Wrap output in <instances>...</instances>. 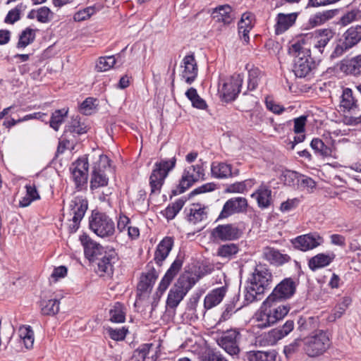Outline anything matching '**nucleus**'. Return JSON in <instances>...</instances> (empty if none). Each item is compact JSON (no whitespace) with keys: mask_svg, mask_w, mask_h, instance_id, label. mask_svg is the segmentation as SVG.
I'll return each mask as SVG.
<instances>
[{"mask_svg":"<svg viewBox=\"0 0 361 361\" xmlns=\"http://www.w3.org/2000/svg\"><path fill=\"white\" fill-rule=\"evenodd\" d=\"M255 16L250 12L244 13L238 23V34L246 43L250 40L249 32L253 27Z\"/></svg>","mask_w":361,"mask_h":361,"instance_id":"obj_26","label":"nucleus"},{"mask_svg":"<svg viewBox=\"0 0 361 361\" xmlns=\"http://www.w3.org/2000/svg\"><path fill=\"white\" fill-rule=\"evenodd\" d=\"M248 361H277V354L271 351H250L247 353Z\"/></svg>","mask_w":361,"mask_h":361,"instance_id":"obj_39","label":"nucleus"},{"mask_svg":"<svg viewBox=\"0 0 361 361\" xmlns=\"http://www.w3.org/2000/svg\"><path fill=\"white\" fill-rule=\"evenodd\" d=\"M125 308L121 302H116L110 310V320L116 323H122L126 319Z\"/></svg>","mask_w":361,"mask_h":361,"instance_id":"obj_46","label":"nucleus"},{"mask_svg":"<svg viewBox=\"0 0 361 361\" xmlns=\"http://www.w3.org/2000/svg\"><path fill=\"white\" fill-rule=\"evenodd\" d=\"M310 145L314 150L319 152L323 157H333L337 158L334 150L326 145L324 141L319 138H314Z\"/></svg>","mask_w":361,"mask_h":361,"instance_id":"obj_42","label":"nucleus"},{"mask_svg":"<svg viewBox=\"0 0 361 361\" xmlns=\"http://www.w3.org/2000/svg\"><path fill=\"white\" fill-rule=\"evenodd\" d=\"M205 176V162L200 159L196 164L186 167L182 173L178 185V192L183 193L195 183L204 180Z\"/></svg>","mask_w":361,"mask_h":361,"instance_id":"obj_6","label":"nucleus"},{"mask_svg":"<svg viewBox=\"0 0 361 361\" xmlns=\"http://www.w3.org/2000/svg\"><path fill=\"white\" fill-rule=\"evenodd\" d=\"M307 116H300L295 118V145L305 140Z\"/></svg>","mask_w":361,"mask_h":361,"instance_id":"obj_38","label":"nucleus"},{"mask_svg":"<svg viewBox=\"0 0 361 361\" xmlns=\"http://www.w3.org/2000/svg\"><path fill=\"white\" fill-rule=\"evenodd\" d=\"M157 277L158 275L154 268H151L147 272L142 273L137 284V291L140 294L150 292Z\"/></svg>","mask_w":361,"mask_h":361,"instance_id":"obj_25","label":"nucleus"},{"mask_svg":"<svg viewBox=\"0 0 361 361\" xmlns=\"http://www.w3.org/2000/svg\"><path fill=\"white\" fill-rule=\"evenodd\" d=\"M20 10L17 8H15L8 11V14L5 18L4 22L7 24H13L18 20H20Z\"/></svg>","mask_w":361,"mask_h":361,"instance_id":"obj_60","label":"nucleus"},{"mask_svg":"<svg viewBox=\"0 0 361 361\" xmlns=\"http://www.w3.org/2000/svg\"><path fill=\"white\" fill-rule=\"evenodd\" d=\"M293 294V280L291 278L283 279L269 295V300L274 302L290 298Z\"/></svg>","mask_w":361,"mask_h":361,"instance_id":"obj_21","label":"nucleus"},{"mask_svg":"<svg viewBox=\"0 0 361 361\" xmlns=\"http://www.w3.org/2000/svg\"><path fill=\"white\" fill-rule=\"evenodd\" d=\"M248 207V202L245 197H235L228 200L217 218L218 220L227 219L235 214L245 212Z\"/></svg>","mask_w":361,"mask_h":361,"instance_id":"obj_12","label":"nucleus"},{"mask_svg":"<svg viewBox=\"0 0 361 361\" xmlns=\"http://www.w3.org/2000/svg\"><path fill=\"white\" fill-rule=\"evenodd\" d=\"M68 115V109H61L56 110L52 113L49 121V126L54 130L58 131L60 126L63 123L65 118Z\"/></svg>","mask_w":361,"mask_h":361,"instance_id":"obj_45","label":"nucleus"},{"mask_svg":"<svg viewBox=\"0 0 361 361\" xmlns=\"http://www.w3.org/2000/svg\"><path fill=\"white\" fill-rule=\"evenodd\" d=\"M212 17L216 22L228 25L233 22L235 15L232 8L226 4L214 8L212 12Z\"/></svg>","mask_w":361,"mask_h":361,"instance_id":"obj_27","label":"nucleus"},{"mask_svg":"<svg viewBox=\"0 0 361 361\" xmlns=\"http://www.w3.org/2000/svg\"><path fill=\"white\" fill-rule=\"evenodd\" d=\"M264 257L271 264L281 265L290 259V257L279 252V250L272 247H266L263 252Z\"/></svg>","mask_w":361,"mask_h":361,"instance_id":"obj_33","label":"nucleus"},{"mask_svg":"<svg viewBox=\"0 0 361 361\" xmlns=\"http://www.w3.org/2000/svg\"><path fill=\"white\" fill-rule=\"evenodd\" d=\"M176 165V157L161 158L154 164L153 169L149 177L150 195H159L165 180L169 173L172 171Z\"/></svg>","mask_w":361,"mask_h":361,"instance_id":"obj_4","label":"nucleus"},{"mask_svg":"<svg viewBox=\"0 0 361 361\" xmlns=\"http://www.w3.org/2000/svg\"><path fill=\"white\" fill-rule=\"evenodd\" d=\"M241 334L237 329H231L224 331L216 338L217 344L231 355H238L240 352V341Z\"/></svg>","mask_w":361,"mask_h":361,"instance_id":"obj_9","label":"nucleus"},{"mask_svg":"<svg viewBox=\"0 0 361 361\" xmlns=\"http://www.w3.org/2000/svg\"><path fill=\"white\" fill-rule=\"evenodd\" d=\"M251 197L257 200L258 207L262 209L269 207L271 204V190L268 185L262 184L251 195Z\"/></svg>","mask_w":361,"mask_h":361,"instance_id":"obj_28","label":"nucleus"},{"mask_svg":"<svg viewBox=\"0 0 361 361\" xmlns=\"http://www.w3.org/2000/svg\"><path fill=\"white\" fill-rule=\"evenodd\" d=\"M276 302L271 303V310L272 312L273 317H274L275 323L280 319L284 318L290 310V307L287 305H275Z\"/></svg>","mask_w":361,"mask_h":361,"instance_id":"obj_51","label":"nucleus"},{"mask_svg":"<svg viewBox=\"0 0 361 361\" xmlns=\"http://www.w3.org/2000/svg\"><path fill=\"white\" fill-rule=\"evenodd\" d=\"M97 11L98 9L95 6H88L77 11L73 16V19L75 21L78 22L86 20L94 15Z\"/></svg>","mask_w":361,"mask_h":361,"instance_id":"obj_49","label":"nucleus"},{"mask_svg":"<svg viewBox=\"0 0 361 361\" xmlns=\"http://www.w3.org/2000/svg\"><path fill=\"white\" fill-rule=\"evenodd\" d=\"M88 169L89 163L85 157L78 158L71 164L70 171L76 188L81 189L87 184Z\"/></svg>","mask_w":361,"mask_h":361,"instance_id":"obj_13","label":"nucleus"},{"mask_svg":"<svg viewBox=\"0 0 361 361\" xmlns=\"http://www.w3.org/2000/svg\"><path fill=\"white\" fill-rule=\"evenodd\" d=\"M117 259L114 250L106 251L104 256L98 259L97 273L101 277H111L114 273V264Z\"/></svg>","mask_w":361,"mask_h":361,"instance_id":"obj_19","label":"nucleus"},{"mask_svg":"<svg viewBox=\"0 0 361 361\" xmlns=\"http://www.w3.org/2000/svg\"><path fill=\"white\" fill-rule=\"evenodd\" d=\"M266 106L267 108L272 111L274 114H281L283 111L284 108L281 106L280 104H276L272 99L267 98L266 99Z\"/></svg>","mask_w":361,"mask_h":361,"instance_id":"obj_61","label":"nucleus"},{"mask_svg":"<svg viewBox=\"0 0 361 361\" xmlns=\"http://www.w3.org/2000/svg\"><path fill=\"white\" fill-rule=\"evenodd\" d=\"M227 288L225 286L215 288L209 292L204 298V307L210 310L221 302L226 295Z\"/></svg>","mask_w":361,"mask_h":361,"instance_id":"obj_29","label":"nucleus"},{"mask_svg":"<svg viewBox=\"0 0 361 361\" xmlns=\"http://www.w3.org/2000/svg\"><path fill=\"white\" fill-rule=\"evenodd\" d=\"M340 108L344 112H348L350 116H345L343 121L346 125L355 126L361 123V111L357 101L353 94V91L345 88L341 97Z\"/></svg>","mask_w":361,"mask_h":361,"instance_id":"obj_5","label":"nucleus"},{"mask_svg":"<svg viewBox=\"0 0 361 361\" xmlns=\"http://www.w3.org/2000/svg\"><path fill=\"white\" fill-rule=\"evenodd\" d=\"M116 62L114 56H101L99 58L95 68L98 72L107 71L114 67Z\"/></svg>","mask_w":361,"mask_h":361,"instance_id":"obj_48","label":"nucleus"},{"mask_svg":"<svg viewBox=\"0 0 361 361\" xmlns=\"http://www.w3.org/2000/svg\"><path fill=\"white\" fill-rule=\"evenodd\" d=\"M130 222V219L124 214H120L117 221V228L120 232H123L128 228Z\"/></svg>","mask_w":361,"mask_h":361,"instance_id":"obj_64","label":"nucleus"},{"mask_svg":"<svg viewBox=\"0 0 361 361\" xmlns=\"http://www.w3.org/2000/svg\"><path fill=\"white\" fill-rule=\"evenodd\" d=\"M202 361H228L220 352L209 351L202 357Z\"/></svg>","mask_w":361,"mask_h":361,"instance_id":"obj_59","label":"nucleus"},{"mask_svg":"<svg viewBox=\"0 0 361 361\" xmlns=\"http://www.w3.org/2000/svg\"><path fill=\"white\" fill-rule=\"evenodd\" d=\"M102 248L99 244L93 241H88L85 244V252L90 257L97 258Z\"/></svg>","mask_w":361,"mask_h":361,"instance_id":"obj_56","label":"nucleus"},{"mask_svg":"<svg viewBox=\"0 0 361 361\" xmlns=\"http://www.w3.org/2000/svg\"><path fill=\"white\" fill-rule=\"evenodd\" d=\"M334 258L335 255L332 252L319 253L310 258L308 263L309 267L313 271L325 267L329 265Z\"/></svg>","mask_w":361,"mask_h":361,"instance_id":"obj_32","label":"nucleus"},{"mask_svg":"<svg viewBox=\"0 0 361 361\" xmlns=\"http://www.w3.org/2000/svg\"><path fill=\"white\" fill-rule=\"evenodd\" d=\"M351 302L352 299L350 297H343L341 302L336 306L333 312L329 315V322H334L341 318L351 304Z\"/></svg>","mask_w":361,"mask_h":361,"instance_id":"obj_41","label":"nucleus"},{"mask_svg":"<svg viewBox=\"0 0 361 361\" xmlns=\"http://www.w3.org/2000/svg\"><path fill=\"white\" fill-rule=\"evenodd\" d=\"M211 173L213 177L216 178H227L236 176L238 170L233 171L230 164L224 162H212L211 165Z\"/></svg>","mask_w":361,"mask_h":361,"instance_id":"obj_30","label":"nucleus"},{"mask_svg":"<svg viewBox=\"0 0 361 361\" xmlns=\"http://www.w3.org/2000/svg\"><path fill=\"white\" fill-rule=\"evenodd\" d=\"M309 35H300L295 42V75L306 77L311 71L314 63L310 55Z\"/></svg>","mask_w":361,"mask_h":361,"instance_id":"obj_2","label":"nucleus"},{"mask_svg":"<svg viewBox=\"0 0 361 361\" xmlns=\"http://www.w3.org/2000/svg\"><path fill=\"white\" fill-rule=\"evenodd\" d=\"M35 17L39 22L45 23L49 21L52 13L49 8L43 6L39 8L35 12Z\"/></svg>","mask_w":361,"mask_h":361,"instance_id":"obj_57","label":"nucleus"},{"mask_svg":"<svg viewBox=\"0 0 361 361\" xmlns=\"http://www.w3.org/2000/svg\"><path fill=\"white\" fill-rule=\"evenodd\" d=\"M243 84V78L239 74H235L231 76L225 82H224L220 92L224 100L226 102L233 101L240 92V87Z\"/></svg>","mask_w":361,"mask_h":361,"instance_id":"obj_16","label":"nucleus"},{"mask_svg":"<svg viewBox=\"0 0 361 361\" xmlns=\"http://www.w3.org/2000/svg\"><path fill=\"white\" fill-rule=\"evenodd\" d=\"M70 214L73 215L72 223L69 225L70 233H75L87 209V201L82 197H74L69 204Z\"/></svg>","mask_w":361,"mask_h":361,"instance_id":"obj_11","label":"nucleus"},{"mask_svg":"<svg viewBox=\"0 0 361 361\" xmlns=\"http://www.w3.org/2000/svg\"><path fill=\"white\" fill-rule=\"evenodd\" d=\"M182 261L179 259H176L171 265L170 268L168 269L164 277L162 278L159 287L157 288V292L156 293V295L159 298L161 295L165 292L167 289L170 283H171L173 278L180 271L182 267Z\"/></svg>","mask_w":361,"mask_h":361,"instance_id":"obj_23","label":"nucleus"},{"mask_svg":"<svg viewBox=\"0 0 361 361\" xmlns=\"http://www.w3.org/2000/svg\"><path fill=\"white\" fill-rule=\"evenodd\" d=\"M35 32L36 30L30 27L25 28L20 35L17 47L18 48H25L35 40Z\"/></svg>","mask_w":361,"mask_h":361,"instance_id":"obj_47","label":"nucleus"},{"mask_svg":"<svg viewBox=\"0 0 361 361\" xmlns=\"http://www.w3.org/2000/svg\"><path fill=\"white\" fill-rule=\"evenodd\" d=\"M324 243V239L317 233L302 235L295 238V248L302 251L313 250Z\"/></svg>","mask_w":361,"mask_h":361,"instance_id":"obj_22","label":"nucleus"},{"mask_svg":"<svg viewBox=\"0 0 361 361\" xmlns=\"http://www.w3.org/2000/svg\"><path fill=\"white\" fill-rule=\"evenodd\" d=\"M94 106V100L91 98H87L80 105V110L84 114H90L91 110H92Z\"/></svg>","mask_w":361,"mask_h":361,"instance_id":"obj_62","label":"nucleus"},{"mask_svg":"<svg viewBox=\"0 0 361 361\" xmlns=\"http://www.w3.org/2000/svg\"><path fill=\"white\" fill-rule=\"evenodd\" d=\"M194 283L195 282L190 278H180L169 292L166 300L167 307L171 309L176 308Z\"/></svg>","mask_w":361,"mask_h":361,"instance_id":"obj_8","label":"nucleus"},{"mask_svg":"<svg viewBox=\"0 0 361 361\" xmlns=\"http://www.w3.org/2000/svg\"><path fill=\"white\" fill-rule=\"evenodd\" d=\"M180 68L182 69L180 77L187 84H192L197 78L198 74L197 63L194 53H190L184 56Z\"/></svg>","mask_w":361,"mask_h":361,"instance_id":"obj_17","label":"nucleus"},{"mask_svg":"<svg viewBox=\"0 0 361 361\" xmlns=\"http://www.w3.org/2000/svg\"><path fill=\"white\" fill-rule=\"evenodd\" d=\"M361 40V26L350 27L344 34V39L341 41L335 48L336 56L342 55L347 49L351 48Z\"/></svg>","mask_w":361,"mask_h":361,"instance_id":"obj_14","label":"nucleus"},{"mask_svg":"<svg viewBox=\"0 0 361 361\" xmlns=\"http://www.w3.org/2000/svg\"><path fill=\"white\" fill-rule=\"evenodd\" d=\"M25 188L26 190V194L19 201V206L20 207H28L32 202L40 199V195L34 183L26 184Z\"/></svg>","mask_w":361,"mask_h":361,"instance_id":"obj_34","label":"nucleus"},{"mask_svg":"<svg viewBox=\"0 0 361 361\" xmlns=\"http://www.w3.org/2000/svg\"><path fill=\"white\" fill-rule=\"evenodd\" d=\"M184 202L182 200H178L169 205L164 211V216L169 220L173 219L180 210L183 208Z\"/></svg>","mask_w":361,"mask_h":361,"instance_id":"obj_52","label":"nucleus"},{"mask_svg":"<svg viewBox=\"0 0 361 361\" xmlns=\"http://www.w3.org/2000/svg\"><path fill=\"white\" fill-rule=\"evenodd\" d=\"M173 245L172 237H165L158 244L154 254V260L157 264H161L168 257Z\"/></svg>","mask_w":361,"mask_h":361,"instance_id":"obj_31","label":"nucleus"},{"mask_svg":"<svg viewBox=\"0 0 361 361\" xmlns=\"http://www.w3.org/2000/svg\"><path fill=\"white\" fill-rule=\"evenodd\" d=\"M90 228L97 235L103 238L112 237L116 231L114 221L102 212H97L92 215Z\"/></svg>","mask_w":361,"mask_h":361,"instance_id":"obj_7","label":"nucleus"},{"mask_svg":"<svg viewBox=\"0 0 361 361\" xmlns=\"http://www.w3.org/2000/svg\"><path fill=\"white\" fill-rule=\"evenodd\" d=\"M151 345V344H144L135 350L132 357L133 361H145Z\"/></svg>","mask_w":361,"mask_h":361,"instance_id":"obj_54","label":"nucleus"},{"mask_svg":"<svg viewBox=\"0 0 361 361\" xmlns=\"http://www.w3.org/2000/svg\"><path fill=\"white\" fill-rule=\"evenodd\" d=\"M293 329V322L287 321L281 329H274L264 334L260 340L261 345H274L278 341L287 336Z\"/></svg>","mask_w":361,"mask_h":361,"instance_id":"obj_18","label":"nucleus"},{"mask_svg":"<svg viewBox=\"0 0 361 361\" xmlns=\"http://www.w3.org/2000/svg\"><path fill=\"white\" fill-rule=\"evenodd\" d=\"M109 166V159L106 155H100L99 160L92 168L90 180V189L95 190L108 185L109 178L105 173V169Z\"/></svg>","mask_w":361,"mask_h":361,"instance_id":"obj_10","label":"nucleus"},{"mask_svg":"<svg viewBox=\"0 0 361 361\" xmlns=\"http://www.w3.org/2000/svg\"><path fill=\"white\" fill-rule=\"evenodd\" d=\"M305 35L311 36V38L308 40L310 47L312 41H313L314 47L321 49L333 38L334 32L331 29L324 28L317 30L313 34H306Z\"/></svg>","mask_w":361,"mask_h":361,"instance_id":"obj_24","label":"nucleus"},{"mask_svg":"<svg viewBox=\"0 0 361 361\" xmlns=\"http://www.w3.org/2000/svg\"><path fill=\"white\" fill-rule=\"evenodd\" d=\"M360 16V15L358 11H351L347 13L346 14H345L341 18V23L345 25H348V24L352 23L353 21L355 20L356 19H357V18H359Z\"/></svg>","mask_w":361,"mask_h":361,"instance_id":"obj_63","label":"nucleus"},{"mask_svg":"<svg viewBox=\"0 0 361 361\" xmlns=\"http://www.w3.org/2000/svg\"><path fill=\"white\" fill-rule=\"evenodd\" d=\"M18 334L27 349L32 348L35 341L34 332L30 326H22L18 329Z\"/></svg>","mask_w":361,"mask_h":361,"instance_id":"obj_44","label":"nucleus"},{"mask_svg":"<svg viewBox=\"0 0 361 361\" xmlns=\"http://www.w3.org/2000/svg\"><path fill=\"white\" fill-rule=\"evenodd\" d=\"M212 236L221 241H232L239 239L243 231L235 224L219 225L212 232Z\"/></svg>","mask_w":361,"mask_h":361,"instance_id":"obj_15","label":"nucleus"},{"mask_svg":"<svg viewBox=\"0 0 361 361\" xmlns=\"http://www.w3.org/2000/svg\"><path fill=\"white\" fill-rule=\"evenodd\" d=\"M293 24V13H279L276 17L275 32L276 35H281L290 27Z\"/></svg>","mask_w":361,"mask_h":361,"instance_id":"obj_36","label":"nucleus"},{"mask_svg":"<svg viewBox=\"0 0 361 361\" xmlns=\"http://www.w3.org/2000/svg\"><path fill=\"white\" fill-rule=\"evenodd\" d=\"M239 250L240 249L238 244H224L218 247L216 255L220 257L230 259L233 257Z\"/></svg>","mask_w":361,"mask_h":361,"instance_id":"obj_43","label":"nucleus"},{"mask_svg":"<svg viewBox=\"0 0 361 361\" xmlns=\"http://www.w3.org/2000/svg\"><path fill=\"white\" fill-rule=\"evenodd\" d=\"M271 274L264 267L256 268L244 290L245 305H248L264 293L271 281Z\"/></svg>","mask_w":361,"mask_h":361,"instance_id":"obj_1","label":"nucleus"},{"mask_svg":"<svg viewBox=\"0 0 361 361\" xmlns=\"http://www.w3.org/2000/svg\"><path fill=\"white\" fill-rule=\"evenodd\" d=\"M207 219V212L204 207L200 204H193L188 214V220L192 224H197L199 222L205 221Z\"/></svg>","mask_w":361,"mask_h":361,"instance_id":"obj_37","label":"nucleus"},{"mask_svg":"<svg viewBox=\"0 0 361 361\" xmlns=\"http://www.w3.org/2000/svg\"><path fill=\"white\" fill-rule=\"evenodd\" d=\"M331 18V15L330 12L318 13L310 18V27H314L321 25L325 23Z\"/></svg>","mask_w":361,"mask_h":361,"instance_id":"obj_53","label":"nucleus"},{"mask_svg":"<svg viewBox=\"0 0 361 361\" xmlns=\"http://www.w3.org/2000/svg\"><path fill=\"white\" fill-rule=\"evenodd\" d=\"M108 333L110 338L115 341H122L124 340L126 336L127 330L125 328H119V329H108Z\"/></svg>","mask_w":361,"mask_h":361,"instance_id":"obj_58","label":"nucleus"},{"mask_svg":"<svg viewBox=\"0 0 361 361\" xmlns=\"http://www.w3.org/2000/svg\"><path fill=\"white\" fill-rule=\"evenodd\" d=\"M295 178L297 179L298 185L302 190L307 191L312 190L316 185L315 182L310 178L304 175L296 174L295 172Z\"/></svg>","mask_w":361,"mask_h":361,"instance_id":"obj_50","label":"nucleus"},{"mask_svg":"<svg viewBox=\"0 0 361 361\" xmlns=\"http://www.w3.org/2000/svg\"><path fill=\"white\" fill-rule=\"evenodd\" d=\"M272 302L274 301L269 300V298H267L255 314V319L257 322V326L259 329H264L275 324L274 317H273L271 310V303Z\"/></svg>","mask_w":361,"mask_h":361,"instance_id":"obj_20","label":"nucleus"},{"mask_svg":"<svg viewBox=\"0 0 361 361\" xmlns=\"http://www.w3.org/2000/svg\"><path fill=\"white\" fill-rule=\"evenodd\" d=\"M41 313L45 316H54L59 312L60 301L58 299H43L40 301Z\"/></svg>","mask_w":361,"mask_h":361,"instance_id":"obj_35","label":"nucleus"},{"mask_svg":"<svg viewBox=\"0 0 361 361\" xmlns=\"http://www.w3.org/2000/svg\"><path fill=\"white\" fill-rule=\"evenodd\" d=\"M303 345L305 353L311 357L323 355L330 347L328 334L323 330H317L304 338L295 340V348Z\"/></svg>","mask_w":361,"mask_h":361,"instance_id":"obj_3","label":"nucleus"},{"mask_svg":"<svg viewBox=\"0 0 361 361\" xmlns=\"http://www.w3.org/2000/svg\"><path fill=\"white\" fill-rule=\"evenodd\" d=\"M341 69L350 74H361V56H356L350 60L344 61L341 64Z\"/></svg>","mask_w":361,"mask_h":361,"instance_id":"obj_40","label":"nucleus"},{"mask_svg":"<svg viewBox=\"0 0 361 361\" xmlns=\"http://www.w3.org/2000/svg\"><path fill=\"white\" fill-rule=\"evenodd\" d=\"M261 75V71L257 68H253L248 71V89L255 90L259 82V78Z\"/></svg>","mask_w":361,"mask_h":361,"instance_id":"obj_55","label":"nucleus"}]
</instances>
